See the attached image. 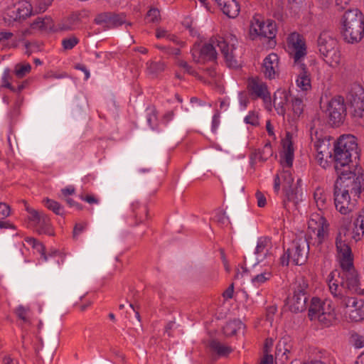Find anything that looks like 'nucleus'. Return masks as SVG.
<instances>
[{
	"instance_id": "f257e3e1",
	"label": "nucleus",
	"mask_w": 364,
	"mask_h": 364,
	"mask_svg": "<svg viewBox=\"0 0 364 364\" xmlns=\"http://www.w3.org/2000/svg\"><path fill=\"white\" fill-rule=\"evenodd\" d=\"M216 43L219 47L226 64L229 68H236L239 66L237 61L234 58L232 51L235 49V44L230 46L220 36L212 37L210 43H205L200 49L194 48L192 53L193 60L197 63H205V61H215L217 59V52L213 44Z\"/></svg>"
},
{
	"instance_id": "f03ea898",
	"label": "nucleus",
	"mask_w": 364,
	"mask_h": 364,
	"mask_svg": "<svg viewBox=\"0 0 364 364\" xmlns=\"http://www.w3.org/2000/svg\"><path fill=\"white\" fill-rule=\"evenodd\" d=\"M340 29L346 43H359L364 36L363 14L357 9L348 10L341 18Z\"/></svg>"
},
{
	"instance_id": "7ed1b4c3",
	"label": "nucleus",
	"mask_w": 364,
	"mask_h": 364,
	"mask_svg": "<svg viewBox=\"0 0 364 364\" xmlns=\"http://www.w3.org/2000/svg\"><path fill=\"white\" fill-rule=\"evenodd\" d=\"M328 286L330 291L334 296L341 294L338 287L346 288L353 293L364 295V289L359 287L360 281L356 271L350 273H340V270L334 269L329 274Z\"/></svg>"
},
{
	"instance_id": "20e7f679",
	"label": "nucleus",
	"mask_w": 364,
	"mask_h": 364,
	"mask_svg": "<svg viewBox=\"0 0 364 364\" xmlns=\"http://www.w3.org/2000/svg\"><path fill=\"white\" fill-rule=\"evenodd\" d=\"M317 47L323 60L331 67L339 64L341 54L338 43L328 31L320 33L317 40Z\"/></svg>"
},
{
	"instance_id": "39448f33",
	"label": "nucleus",
	"mask_w": 364,
	"mask_h": 364,
	"mask_svg": "<svg viewBox=\"0 0 364 364\" xmlns=\"http://www.w3.org/2000/svg\"><path fill=\"white\" fill-rule=\"evenodd\" d=\"M338 178L335 181L339 188L348 190L354 196L359 197L364 190V175L360 171H352L348 168L336 171Z\"/></svg>"
},
{
	"instance_id": "423d86ee",
	"label": "nucleus",
	"mask_w": 364,
	"mask_h": 364,
	"mask_svg": "<svg viewBox=\"0 0 364 364\" xmlns=\"http://www.w3.org/2000/svg\"><path fill=\"white\" fill-rule=\"evenodd\" d=\"M350 113L353 118L359 119L364 117V89L360 85H352L346 97Z\"/></svg>"
},
{
	"instance_id": "0eeeda50",
	"label": "nucleus",
	"mask_w": 364,
	"mask_h": 364,
	"mask_svg": "<svg viewBox=\"0 0 364 364\" xmlns=\"http://www.w3.org/2000/svg\"><path fill=\"white\" fill-rule=\"evenodd\" d=\"M309 284L304 277L297 281V286L294 289V295L291 299L290 310L292 312H302L306 309Z\"/></svg>"
},
{
	"instance_id": "6e6552de",
	"label": "nucleus",
	"mask_w": 364,
	"mask_h": 364,
	"mask_svg": "<svg viewBox=\"0 0 364 364\" xmlns=\"http://www.w3.org/2000/svg\"><path fill=\"white\" fill-rule=\"evenodd\" d=\"M271 247L270 238L262 237L259 238L257 246L253 250L252 248H246L247 261L250 266L255 267L265 259Z\"/></svg>"
},
{
	"instance_id": "1a4fd4ad",
	"label": "nucleus",
	"mask_w": 364,
	"mask_h": 364,
	"mask_svg": "<svg viewBox=\"0 0 364 364\" xmlns=\"http://www.w3.org/2000/svg\"><path fill=\"white\" fill-rule=\"evenodd\" d=\"M326 112L328 113L329 123L336 127L341 124L346 114L344 99L342 97L331 99L328 103Z\"/></svg>"
},
{
	"instance_id": "9d476101",
	"label": "nucleus",
	"mask_w": 364,
	"mask_h": 364,
	"mask_svg": "<svg viewBox=\"0 0 364 364\" xmlns=\"http://www.w3.org/2000/svg\"><path fill=\"white\" fill-rule=\"evenodd\" d=\"M250 28V36L255 40L257 36L272 39L276 34V25L272 21H268L265 25L263 21L254 17Z\"/></svg>"
},
{
	"instance_id": "9b49d317",
	"label": "nucleus",
	"mask_w": 364,
	"mask_h": 364,
	"mask_svg": "<svg viewBox=\"0 0 364 364\" xmlns=\"http://www.w3.org/2000/svg\"><path fill=\"white\" fill-rule=\"evenodd\" d=\"M291 255V261L295 265L304 264L308 258L309 252V242L305 238L294 240L291 248H288Z\"/></svg>"
},
{
	"instance_id": "f8f14e48",
	"label": "nucleus",
	"mask_w": 364,
	"mask_h": 364,
	"mask_svg": "<svg viewBox=\"0 0 364 364\" xmlns=\"http://www.w3.org/2000/svg\"><path fill=\"white\" fill-rule=\"evenodd\" d=\"M309 230L316 232L318 244H321L328 236L329 224L326 219L319 215L311 218L308 223Z\"/></svg>"
},
{
	"instance_id": "ddd939ff",
	"label": "nucleus",
	"mask_w": 364,
	"mask_h": 364,
	"mask_svg": "<svg viewBox=\"0 0 364 364\" xmlns=\"http://www.w3.org/2000/svg\"><path fill=\"white\" fill-rule=\"evenodd\" d=\"M311 138L317 154L325 156L326 158H332L333 149L331 147V137L330 136H322L321 134H318L317 131H315L314 134L311 132Z\"/></svg>"
},
{
	"instance_id": "4468645a",
	"label": "nucleus",
	"mask_w": 364,
	"mask_h": 364,
	"mask_svg": "<svg viewBox=\"0 0 364 364\" xmlns=\"http://www.w3.org/2000/svg\"><path fill=\"white\" fill-rule=\"evenodd\" d=\"M289 47L294 51V63H299V60L306 55V48L304 37L298 33H291L287 38Z\"/></svg>"
},
{
	"instance_id": "2eb2a0df",
	"label": "nucleus",
	"mask_w": 364,
	"mask_h": 364,
	"mask_svg": "<svg viewBox=\"0 0 364 364\" xmlns=\"http://www.w3.org/2000/svg\"><path fill=\"white\" fill-rule=\"evenodd\" d=\"M333 144L341 148L346 152H349L355 160L359 158V150L357 144V139L350 134L342 135Z\"/></svg>"
},
{
	"instance_id": "dca6fc26",
	"label": "nucleus",
	"mask_w": 364,
	"mask_h": 364,
	"mask_svg": "<svg viewBox=\"0 0 364 364\" xmlns=\"http://www.w3.org/2000/svg\"><path fill=\"white\" fill-rule=\"evenodd\" d=\"M333 309L329 301H323L318 297H313L309 309V316L320 318L322 316H331Z\"/></svg>"
},
{
	"instance_id": "f3484780",
	"label": "nucleus",
	"mask_w": 364,
	"mask_h": 364,
	"mask_svg": "<svg viewBox=\"0 0 364 364\" xmlns=\"http://www.w3.org/2000/svg\"><path fill=\"white\" fill-rule=\"evenodd\" d=\"M333 151L332 157L335 162L336 171L350 168L349 164L353 162V156L349 152H346L341 148L334 144Z\"/></svg>"
},
{
	"instance_id": "a211bd4d",
	"label": "nucleus",
	"mask_w": 364,
	"mask_h": 364,
	"mask_svg": "<svg viewBox=\"0 0 364 364\" xmlns=\"http://www.w3.org/2000/svg\"><path fill=\"white\" fill-rule=\"evenodd\" d=\"M350 193L348 190L339 188L338 186L334 184L333 196L334 204L336 209L343 215L349 213V207L343 205V201L350 198Z\"/></svg>"
},
{
	"instance_id": "6ab92c4d",
	"label": "nucleus",
	"mask_w": 364,
	"mask_h": 364,
	"mask_svg": "<svg viewBox=\"0 0 364 364\" xmlns=\"http://www.w3.org/2000/svg\"><path fill=\"white\" fill-rule=\"evenodd\" d=\"M279 58L276 53H270L264 60L263 73L269 79L275 76V68L278 65Z\"/></svg>"
},
{
	"instance_id": "aec40b11",
	"label": "nucleus",
	"mask_w": 364,
	"mask_h": 364,
	"mask_svg": "<svg viewBox=\"0 0 364 364\" xmlns=\"http://www.w3.org/2000/svg\"><path fill=\"white\" fill-rule=\"evenodd\" d=\"M249 87L257 97L262 98L264 100L270 99V93L267 90V85L258 79H252L249 83Z\"/></svg>"
},
{
	"instance_id": "412c9836",
	"label": "nucleus",
	"mask_w": 364,
	"mask_h": 364,
	"mask_svg": "<svg viewBox=\"0 0 364 364\" xmlns=\"http://www.w3.org/2000/svg\"><path fill=\"white\" fill-rule=\"evenodd\" d=\"M348 229L346 228H341L336 237V245L338 251L342 255L343 257H349L352 255L351 249L348 245H347L344 240H342L341 234L343 232L346 235Z\"/></svg>"
},
{
	"instance_id": "4be33fe9",
	"label": "nucleus",
	"mask_w": 364,
	"mask_h": 364,
	"mask_svg": "<svg viewBox=\"0 0 364 364\" xmlns=\"http://www.w3.org/2000/svg\"><path fill=\"white\" fill-rule=\"evenodd\" d=\"M301 72L296 80L297 85L303 90H308L311 88V80L306 66L304 63H299Z\"/></svg>"
},
{
	"instance_id": "5701e85b",
	"label": "nucleus",
	"mask_w": 364,
	"mask_h": 364,
	"mask_svg": "<svg viewBox=\"0 0 364 364\" xmlns=\"http://www.w3.org/2000/svg\"><path fill=\"white\" fill-rule=\"evenodd\" d=\"M222 10L229 18H235L239 14L240 6L235 0H227L223 3Z\"/></svg>"
},
{
	"instance_id": "b1692460",
	"label": "nucleus",
	"mask_w": 364,
	"mask_h": 364,
	"mask_svg": "<svg viewBox=\"0 0 364 364\" xmlns=\"http://www.w3.org/2000/svg\"><path fill=\"white\" fill-rule=\"evenodd\" d=\"M232 218H233L235 223L244 221L246 225L247 228L250 230V231L255 234L256 232V228L255 225L252 220H250V217L247 213L242 212L239 213L237 210H234L232 213H230Z\"/></svg>"
},
{
	"instance_id": "393cba45",
	"label": "nucleus",
	"mask_w": 364,
	"mask_h": 364,
	"mask_svg": "<svg viewBox=\"0 0 364 364\" xmlns=\"http://www.w3.org/2000/svg\"><path fill=\"white\" fill-rule=\"evenodd\" d=\"M301 182V179H299L296 183V186L299 185ZM285 195L287 198V200L289 203H292L293 205L296 207L299 201H301V193H299L298 186H296L295 188L292 187L291 188H287L285 187Z\"/></svg>"
},
{
	"instance_id": "a878e982",
	"label": "nucleus",
	"mask_w": 364,
	"mask_h": 364,
	"mask_svg": "<svg viewBox=\"0 0 364 364\" xmlns=\"http://www.w3.org/2000/svg\"><path fill=\"white\" fill-rule=\"evenodd\" d=\"M37 223L39 225L38 231L40 234H47L48 235H54L50 223V218L48 215L43 213Z\"/></svg>"
},
{
	"instance_id": "bb28decb",
	"label": "nucleus",
	"mask_w": 364,
	"mask_h": 364,
	"mask_svg": "<svg viewBox=\"0 0 364 364\" xmlns=\"http://www.w3.org/2000/svg\"><path fill=\"white\" fill-rule=\"evenodd\" d=\"M314 197L319 210L325 209L327 206V201H330L329 197H328L321 188L316 189Z\"/></svg>"
},
{
	"instance_id": "cd10ccee",
	"label": "nucleus",
	"mask_w": 364,
	"mask_h": 364,
	"mask_svg": "<svg viewBox=\"0 0 364 364\" xmlns=\"http://www.w3.org/2000/svg\"><path fill=\"white\" fill-rule=\"evenodd\" d=\"M209 347L211 350L222 356L227 355L232 351V349L230 347L223 345L217 340L210 341Z\"/></svg>"
},
{
	"instance_id": "c85d7f7f",
	"label": "nucleus",
	"mask_w": 364,
	"mask_h": 364,
	"mask_svg": "<svg viewBox=\"0 0 364 364\" xmlns=\"http://www.w3.org/2000/svg\"><path fill=\"white\" fill-rule=\"evenodd\" d=\"M242 325V323L240 320H228L223 327V332L227 336H233Z\"/></svg>"
},
{
	"instance_id": "c756f323",
	"label": "nucleus",
	"mask_w": 364,
	"mask_h": 364,
	"mask_svg": "<svg viewBox=\"0 0 364 364\" xmlns=\"http://www.w3.org/2000/svg\"><path fill=\"white\" fill-rule=\"evenodd\" d=\"M124 14H115L110 12V20L109 25L106 26L108 28L118 27L126 23Z\"/></svg>"
},
{
	"instance_id": "7c9ffc66",
	"label": "nucleus",
	"mask_w": 364,
	"mask_h": 364,
	"mask_svg": "<svg viewBox=\"0 0 364 364\" xmlns=\"http://www.w3.org/2000/svg\"><path fill=\"white\" fill-rule=\"evenodd\" d=\"M43 202L48 209L52 210L56 215H63V208L58 202L48 198H45Z\"/></svg>"
},
{
	"instance_id": "2f4dec72",
	"label": "nucleus",
	"mask_w": 364,
	"mask_h": 364,
	"mask_svg": "<svg viewBox=\"0 0 364 364\" xmlns=\"http://www.w3.org/2000/svg\"><path fill=\"white\" fill-rule=\"evenodd\" d=\"M353 256L343 257L341 259V267L342 270H340V273H348L353 271H356L353 266Z\"/></svg>"
},
{
	"instance_id": "473e14b6",
	"label": "nucleus",
	"mask_w": 364,
	"mask_h": 364,
	"mask_svg": "<svg viewBox=\"0 0 364 364\" xmlns=\"http://www.w3.org/2000/svg\"><path fill=\"white\" fill-rule=\"evenodd\" d=\"M284 146L285 150L283 159L284 160L286 165L288 167H291L292 166L294 159V149L292 142L289 141L288 144L287 145L284 144Z\"/></svg>"
},
{
	"instance_id": "72a5a7b5",
	"label": "nucleus",
	"mask_w": 364,
	"mask_h": 364,
	"mask_svg": "<svg viewBox=\"0 0 364 364\" xmlns=\"http://www.w3.org/2000/svg\"><path fill=\"white\" fill-rule=\"evenodd\" d=\"M125 307L126 311L124 315H121L122 316H124L125 318H140V314L138 309H136L133 304H128L126 306L124 304L119 305V309L122 310Z\"/></svg>"
},
{
	"instance_id": "f704fd0d",
	"label": "nucleus",
	"mask_w": 364,
	"mask_h": 364,
	"mask_svg": "<svg viewBox=\"0 0 364 364\" xmlns=\"http://www.w3.org/2000/svg\"><path fill=\"white\" fill-rule=\"evenodd\" d=\"M31 66L29 63H18L15 66L14 73L18 78H22L31 72Z\"/></svg>"
},
{
	"instance_id": "c9c22d12",
	"label": "nucleus",
	"mask_w": 364,
	"mask_h": 364,
	"mask_svg": "<svg viewBox=\"0 0 364 364\" xmlns=\"http://www.w3.org/2000/svg\"><path fill=\"white\" fill-rule=\"evenodd\" d=\"M164 70V64L162 62H151L150 63H147V70L151 75H156Z\"/></svg>"
},
{
	"instance_id": "e433bc0d",
	"label": "nucleus",
	"mask_w": 364,
	"mask_h": 364,
	"mask_svg": "<svg viewBox=\"0 0 364 364\" xmlns=\"http://www.w3.org/2000/svg\"><path fill=\"white\" fill-rule=\"evenodd\" d=\"M23 6V7L21 6L17 9L18 17L20 19H26L29 17L32 13V6L31 4L26 2Z\"/></svg>"
},
{
	"instance_id": "4c0bfd02",
	"label": "nucleus",
	"mask_w": 364,
	"mask_h": 364,
	"mask_svg": "<svg viewBox=\"0 0 364 364\" xmlns=\"http://www.w3.org/2000/svg\"><path fill=\"white\" fill-rule=\"evenodd\" d=\"M289 92L285 90H277L274 95V100L275 102H284L287 104L289 102Z\"/></svg>"
},
{
	"instance_id": "58836bf2",
	"label": "nucleus",
	"mask_w": 364,
	"mask_h": 364,
	"mask_svg": "<svg viewBox=\"0 0 364 364\" xmlns=\"http://www.w3.org/2000/svg\"><path fill=\"white\" fill-rule=\"evenodd\" d=\"M289 350L286 348V342L285 341H279L276 348L275 356L276 359L279 357L282 358L285 356V360L288 359V357L286 355L287 353H289Z\"/></svg>"
},
{
	"instance_id": "ea45409f",
	"label": "nucleus",
	"mask_w": 364,
	"mask_h": 364,
	"mask_svg": "<svg viewBox=\"0 0 364 364\" xmlns=\"http://www.w3.org/2000/svg\"><path fill=\"white\" fill-rule=\"evenodd\" d=\"M79 43V39L75 36H71L69 38H64L62 41V46L64 50H71Z\"/></svg>"
},
{
	"instance_id": "a19ab883",
	"label": "nucleus",
	"mask_w": 364,
	"mask_h": 364,
	"mask_svg": "<svg viewBox=\"0 0 364 364\" xmlns=\"http://www.w3.org/2000/svg\"><path fill=\"white\" fill-rule=\"evenodd\" d=\"M303 101L301 99L295 97L292 100V109L294 114L298 117L303 112Z\"/></svg>"
},
{
	"instance_id": "79ce46f5",
	"label": "nucleus",
	"mask_w": 364,
	"mask_h": 364,
	"mask_svg": "<svg viewBox=\"0 0 364 364\" xmlns=\"http://www.w3.org/2000/svg\"><path fill=\"white\" fill-rule=\"evenodd\" d=\"M110 20V12H104L99 14L96 16L94 19V22L97 25H101L102 23H106L107 26L109 25Z\"/></svg>"
},
{
	"instance_id": "37998d69",
	"label": "nucleus",
	"mask_w": 364,
	"mask_h": 364,
	"mask_svg": "<svg viewBox=\"0 0 364 364\" xmlns=\"http://www.w3.org/2000/svg\"><path fill=\"white\" fill-rule=\"evenodd\" d=\"M11 78L10 75V70L9 68L6 69L4 72L2 80H3V87H6L11 90L12 92H16V87H14L10 82L9 80Z\"/></svg>"
},
{
	"instance_id": "c03bdc74",
	"label": "nucleus",
	"mask_w": 364,
	"mask_h": 364,
	"mask_svg": "<svg viewBox=\"0 0 364 364\" xmlns=\"http://www.w3.org/2000/svg\"><path fill=\"white\" fill-rule=\"evenodd\" d=\"M282 177L284 181V190H285V187L287 188H291L293 187L294 178L291 176V173L289 171H284L282 175Z\"/></svg>"
},
{
	"instance_id": "a18cd8bd",
	"label": "nucleus",
	"mask_w": 364,
	"mask_h": 364,
	"mask_svg": "<svg viewBox=\"0 0 364 364\" xmlns=\"http://www.w3.org/2000/svg\"><path fill=\"white\" fill-rule=\"evenodd\" d=\"M351 342L356 348L364 347V336L358 333H353L350 337Z\"/></svg>"
},
{
	"instance_id": "49530a36",
	"label": "nucleus",
	"mask_w": 364,
	"mask_h": 364,
	"mask_svg": "<svg viewBox=\"0 0 364 364\" xmlns=\"http://www.w3.org/2000/svg\"><path fill=\"white\" fill-rule=\"evenodd\" d=\"M43 25H42L41 30L49 31L51 32H58L55 29L53 19L50 17H46L43 18Z\"/></svg>"
},
{
	"instance_id": "de8ad7c7",
	"label": "nucleus",
	"mask_w": 364,
	"mask_h": 364,
	"mask_svg": "<svg viewBox=\"0 0 364 364\" xmlns=\"http://www.w3.org/2000/svg\"><path fill=\"white\" fill-rule=\"evenodd\" d=\"M271 275L270 272L261 273L252 277V283L262 284L269 279Z\"/></svg>"
},
{
	"instance_id": "09e8293b",
	"label": "nucleus",
	"mask_w": 364,
	"mask_h": 364,
	"mask_svg": "<svg viewBox=\"0 0 364 364\" xmlns=\"http://www.w3.org/2000/svg\"><path fill=\"white\" fill-rule=\"evenodd\" d=\"M146 17H150V22L154 23L160 19V11L157 8H151L147 14Z\"/></svg>"
},
{
	"instance_id": "8fccbe9b",
	"label": "nucleus",
	"mask_w": 364,
	"mask_h": 364,
	"mask_svg": "<svg viewBox=\"0 0 364 364\" xmlns=\"http://www.w3.org/2000/svg\"><path fill=\"white\" fill-rule=\"evenodd\" d=\"M215 218L217 222L220 224H225L226 222L230 223L228 218L226 216V213L224 210H217Z\"/></svg>"
},
{
	"instance_id": "3c124183",
	"label": "nucleus",
	"mask_w": 364,
	"mask_h": 364,
	"mask_svg": "<svg viewBox=\"0 0 364 364\" xmlns=\"http://www.w3.org/2000/svg\"><path fill=\"white\" fill-rule=\"evenodd\" d=\"M27 212L30 213L31 216L29 217V220L32 221H35L38 223L41 219V216L43 215V213H40L34 209L31 208H27Z\"/></svg>"
},
{
	"instance_id": "603ef678",
	"label": "nucleus",
	"mask_w": 364,
	"mask_h": 364,
	"mask_svg": "<svg viewBox=\"0 0 364 364\" xmlns=\"http://www.w3.org/2000/svg\"><path fill=\"white\" fill-rule=\"evenodd\" d=\"M10 215V207L4 203H0V218L4 219Z\"/></svg>"
},
{
	"instance_id": "864d4df0",
	"label": "nucleus",
	"mask_w": 364,
	"mask_h": 364,
	"mask_svg": "<svg viewBox=\"0 0 364 364\" xmlns=\"http://www.w3.org/2000/svg\"><path fill=\"white\" fill-rule=\"evenodd\" d=\"M86 226H87L86 223H76L74 226L73 231V239H76L77 236L84 230V229Z\"/></svg>"
},
{
	"instance_id": "5fc2aeb1",
	"label": "nucleus",
	"mask_w": 364,
	"mask_h": 364,
	"mask_svg": "<svg viewBox=\"0 0 364 364\" xmlns=\"http://www.w3.org/2000/svg\"><path fill=\"white\" fill-rule=\"evenodd\" d=\"M178 66L183 68L186 73L190 75H195L196 74V71L190 66L186 61L180 60L178 63Z\"/></svg>"
},
{
	"instance_id": "6e6d98bb",
	"label": "nucleus",
	"mask_w": 364,
	"mask_h": 364,
	"mask_svg": "<svg viewBox=\"0 0 364 364\" xmlns=\"http://www.w3.org/2000/svg\"><path fill=\"white\" fill-rule=\"evenodd\" d=\"M256 198L257 200V205L260 208L264 207L266 205V198L264 194L260 191H257L255 194Z\"/></svg>"
},
{
	"instance_id": "4d7b16f0",
	"label": "nucleus",
	"mask_w": 364,
	"mask_h": 364,
	"mask_svg": "<svg viewBox=\"0 0 364 364\" xmlns=\"http://www.w3.org/2000/svg\"><path fill=\"white\" fill-rule=\"evenodd\" d=\"M291 255L290 253V250H287L282 257L280 258L281 264L283 266H287L289 264L290 259H291Z\"/></svg>"
},
{
	"instance_id": "13d9d810",
	"label": "nucleus",
	"mask_w": 364,
	"mask_h": 364,
	"mask_svg": "<svg viewBox=\"0 0 364 364\" xmlns=\"http://www.w3.org/2000/svg\"><path fill=\"white\" fill-rule=\"evenodd\" d=\"M274 107L275 109L277 110V113L280 115L284 116L285 114L286 109L284 108V106L286 104L284 102H273Z\"/></svg>"
},
{
	"instance_id": "bf43d9fd",
	"label": "nucleus",
	"mask_w": 364,
	"mask_h": 364,
	"mask_svg": "<svg viewBox=\"0 0 364 364\" xmlns=\"http://www.w3.org/2000/svg\"><path fill=\"white\" fill-rule=\"evenodd\" d=\"M245 122L247 124H250L254 125V126H256V125H257L259 124L258 118L255 114L247 115L245 118Z\"/></svg>"
},
{
	"instance_id": "052dcab7",
	"label": "nucleus",
	"mask_w": 364,
	"mask_h": 364,
	"mask_svg": "<svg viewBox=\"0 0 364 364\" xmlns=\"http://www.w3.org/2000/svg\"><path fill=\"white\" fill-rule=\"evenodd\" d=\"M327 159L328 158H326L325 156H322L321 154H317V156H316L317 161L319 164V165L323 168H326L328 165Z\"/></svg>"
},
{
	"instance_id": "680f3d73",
	"label": "nucleus",
	"mask_w": 364,
	"mask_h": 364,
	"mask_svg": "<svg viewBox=\"0 0 364 364\" xmlns=\"http://www.w3.org/2000/svg\"><path fill=\"white\" fill-rule=\"evenodd\" d=\"M53 1V0H44L43 2L40 3L38 7V12H44L52 4Z\"/></svg>"
},
{
	"instance_id": "e2e57ef3",
	"label": "nucleus",
	"mask_w": 364,
	"mask_h": 364,
	"mask_svg": "<svg viewBox=\"0 0 364 364\" xmlns=\"http://www.w3.org/2000/svg\"><path fill=\"white\" fill-rule=\"evenodd\" d=\"M260 151L264 154L267 157H269L272 155V146L270 143H267Z\"/></svg>"
},
{
	"instance_id": "0e129e2a",
	"label": "nucleus",
	"mask_w": 364,
	"mask_h": 364,
	"mask_svg": "<svg viewBox=\"0 0 364 364\" xmlns=\"http://www.w3.org/2000/svg\"><path fill=\"white\" fill-rule=\"evenodd\" d=\"M234 284L233 283L223 292V296L225 299H231L233 296Z\"/></svg>"
},
{
	"instance_id": "69168bd1",
	"label": "nucleus",
	"mask_w": 364,
	"mask_h": 364,
	"mask_svg": "<svg viewBox=\"0 0 364 364\" xmlns=\"http://www.w3.org/2000/svg\"><path fill=\"white\" fill-rule=\"evenodd\" d=\"M363 300H360V301H357V299L355 298H350L348 300V305H350L351 306H353V307H360L361 306H363Z\"/></svg>"
},
{
	"instance_id": "338daca9",
	"label": "nucleus",
	"mask_w": 364,
	"mask_h": 364,
	"mask_svg": "<svg viewBox=\"0 0 364 364\" xmlns=\"http://www.w3.org/2000/svg\"><path fill=\"white\" fill-rule=\"evenodd\" d=\"M28 309H25L23 306H20L16 309V314L18 318H26V316H27L26 311Z\"/></svg>"
},
{
	"instance_id": "774afa93",
	"label": "nucleus",
	"mask_w": 364,
	"mask_h": 364,
	"mask_svg": "<svg viewBox=\"0 0 364 364\" xmlns=\"http://www.w3.org/2000/svg\"><path fill=\"white\" fill-rule=\"evenodd\" d=\"M260 364H273V356L272 355H264Z\"/></svg>"
}]
</instances>
